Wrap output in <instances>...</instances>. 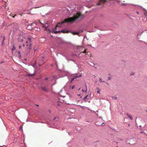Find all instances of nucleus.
<instances>
[{"instance_id": "nucleus-8", "label": "nucleus", "mask_w": 147, "mask_h": 147, "mask_svg": "<svg viewBox=\"0 0 147 147\" xmlns=\"http://www.w3.org/2000/svg\"><path fill=\"white\" fill-rule=\"evenodd\" d=\"M35 73H34L33 74H29L27 75V76H30L31 77H33L34 76H35Z\"/></svg>"}, {"instance_id": "nucleus-5", "label": "nucleus", "mask_w": 147, "mask_h": 147, "mask_svg": "<svg viewBox=\"0 0 147 147\" xmlns=\"http://www.w3.org/2000/svg\"><path fill=\"white\" fill-rule=\"evenodd\" d=\"M40 88L42 91L45 92H48V90L46 87L42 86H41Z\"/></svg>"}, {"instance_id": "nucleus-18", "label": "nucleus", "mask_w": 147, "mask_h": 147, "mask_svg": "<svg viewBox=\"0 0 147 147\" xmlns=\"http://www.w3.org/2000/svg\"><path fill=\"white\" fill-rule=\"evenodd\" d=\"M74 87H75V86H73L71 87V88L72 89H73L74 88Z\"/></svg>"}, {"instance_id": "nucleus-15", "label": "nucleus", "mask_w": 147, "mask_h": 147, "mask_svg": "<svg viewBox=\"0 0 147 147\" xmlns=\"http://www.w3.org/2000/svg\"><path fill=\"white\" fill-rule=\"evenodd\" d=\"M86 49H85L84 50V51L82 52L83 53H85L86 54Z\"/></svg>"}, {"instance_id": "nucleus-24", "label": "nucleus", "mask_w": 147, "mask_h": 147, "mask_svg": "<svg viewBox=\"0 0 147 147\" xmlns=\"http://www.w3.org/2000/svg\"><path fill=\"white\" fill-rule=\"evenodd\" d=\"M22 47L21 46H20L19 47V49H20Z\"/></svg>"}, {"instance_id": "nucleus-17", "label": "nucleus", "mask_w": 147, "mask_h": 147, "mask_svg": "<svg viewBox=\"0 0 147 147\" xmlns=\"http://www.w3.org/2000/svg\"><path fill=\"white\" fill-rule=\"evenodd\" d=\"M15 49V47L13 45V48L12 49V50L13 51V50H14Z\"/></svg>"}, {"instance_id": "nucleus-12", "label": "nucleus", "mask_w": 147, "mask_h": 147, "mask_svg": "<svg viewBox=\"0 0 147 147\" xmlns=\"http://www.w3.org/2000/svg\"><path fill=\"white\" fill-rule=\"evenodd\" d=\"M127 5V4L125 3H121V6H125Z\"/></svg>"}, {"instance_id": "nucleus-4", "label": "nucleus", "mask_w": 147, "mask_h": 147, "mask_svg": "<svg viewBox=\"0 0 147 147\" xmlns=\"http://www.w3.org/2000/svg\"><path fill=\"white\" fill-rule=\"evenodd\" d=\"M44 58L43 57H42L41 60L39 61V65L40 66L44 64Z\"/></svg>"}, {"instance_id": "nucleus-27", "label": "nucleus", "mask_w": 147, "mask_h": 147, "mask_svg": "<svg viewBox=\"0 0 147 147\" xmlns=\"http://www.w3.org/2000/svg\"><path fill=\"white\" fill-rule=\"evenodd\" d=\"M101 125H102V126H103L104 125V124L103 123H102V124Z\"/></svg>"}, {"instance_id": "nucleus-23", "label": "nucleus", "mask_w": 147, "mask_h": 147, "mask_svg": "<svg viewBox=\"0 0 147 147\" xmlns=\"http://www.w3.org/2000/svg\"><path fill=\"white\" fill-rule=\"evenodd\" d=\"M56 119H57V118L56 117H55L53 119H54V120H55Z\"/></svg>"}, {"instance_id": "nucleus-21", "label": "nucleus", "mask_w": 147, "mask_h": 147, "mask_svg": "<svg viewBox=\"0 0 147 147\" xmlns=\"http://www.w3.org/2000/svg\"><path fill=\"white\" fill-rule=\"evenodd\" d=\"M48 78H45V80H48Z\"/></svg>"}, {"instance_id": "nucleus-32", "label": "nucleus", "mask_w": 147, "mask_h": 147, "mask_svg": "<svg viewBox=\"0 0 147 147\" xmlns=\"http://www.w3.org/2000/svg\"><path fill=\"white\" fill-rule=\"evenodd\" d=\"M137 13L138 14V12H137Z\"/></svg>"}, {"instance_id": "nucleus-16", "label": "nucleus", "mask_w": 147, "mask_h": 147, "mask_svg": "<svg viewBox=\"0 0 147 147\" xmlns=\"http://www.w3.org/2000/svg\"><path fill=\"white\" fill-rule=\"evenodd\" d=\"M112 98H113V99H114V100L117 99V98L116 97H112Z\"/></svg>"}, {"instance_id": "nucleus-25", "label": "nucleus", "mask_w": 147, "mask_h": 147, "mask_svg": "<svg viewBox=\"0 0 147 147\" xmlns=\"http://www.w3.org/2000/svg\"><path fill=\"white\" fill-rule=\"evenodd\" d=\"M99 80H100V82H102L101 79V78H99Z\"/></svg>"}, {"instance_id": "nucleus-6", "label": "nucleus", "mask_w": 147, "mask_h": 147, "mask_svg": "<svg viewBox=\"0 0 147 147\" xmlns=\"http://www.w3.org/2000/svg\"><path fill=\"white\" fill-rule=\"evenodd\" d=\"M81 76H82L81 75L79 76H74L73 77V78L71 79V82H72V81H73L75 79H76V78H78L79 77H81Z\"/></svg>"}, {"instance_id": "nucleus-19", "label": "nucleus", "mask_w": 147, "mask_h": 147, "mask_svg": "<svg viewBox=\"0 0 147 147\" xmlns=\"http://www.w3.org/2000/svg\"><path fill=\"white\" fill-rule=\"evenodd\" d=\"M134 74V73H131L130 75L131 76L133 75Z\"/></svg>"}, {"instance_id": "nucleus-10", "label": "nucleus", "mask_w": 147, "mask_h": 147, "mask_svg": "<svg viewBox=\"0 0 147 147\" xmlns=\"http://www.w3.org/2000/svg\"><path fill=\"white\" fill-rule=\"evenodd\" d=\"M85 87L86 88L85 90H84L83 89H82V92H87V86H86V85H85Z\"/></svg>"}, {"instance_id": "nucleus-3", "label": "nucleus", "mask_w": 147, "mask_h": 147, "mask_svg": "<svg viewBox=\"0 0 147 147\" xmlns=\"http://www.w3.org/2000/svg\"><path fill=\"white\" fill-rule=\"evenodd\" d=\"M106 1V0H99L98 3L96 4V5L97 6L100 5V7H102Z\"/></svg>"}, {"instance_id": "nucleus-9", "label": "nucleus", "mask_w": 147, "mask_h": 147, "mask_svg": "<svg viewBox=\"0 0 147 147\" xmlns=\"http://www.w3.org/2000/svg\"><path fill=\"white\" fill-rule=\"evenodd\" d=\"M127 116L128 117L130 118L131 120L133 119V118H132L130 114L127 113Z\"/></svg>"}, {"instance_id": "nucleus-31", "label": "nucleus", "mask_w": 147, "mask_h": 147, "mask_svg": "<svg viewBox=\"0 0 147 147\" xmlns=\"http://www.w3.org/2000/svg\"><path fill=\"white\" fill-rule=\"evenodd\" d=\"M11 14H10V16H12L11 15Z\"/></svg>"}, {"instance_id": "nucleus-29", "label": "nucleus", "mask_w": 147, "mask_h": 147, "mask_svg": "<svg viewBox=\"0 0 147 147\" xmlns=\"http://www.w3.org/2000/svg\"><path fill=\"white\" fill-rule=\"evenodd\" d=\"M78 95L79 96H80V94H78Z\"/></svg>"}, {"instance_id": "nucleus-30", "label": "nucleus", "mask_w": 147, "mask_h": 147, "mask_svg": "<svg viewBox=\"0 0 147 147\" xmlns=\"http://www.w3.org/2000/svg\"><path fill=\"white\" fill-rule=\"evenodd\" d=\"M80 88H79V90H80Z\"/></svg>"}, {"instance_id": "nucleus-14", "label": "nucleus", "mask_w": 147, "mask_h": 147, "mask_svg": "<svg viewBox=\"0 0 147 147\" xmlns=\"http://www.w3.org/2000/svg\"><path fill=\"white\" fill-rule=\"evenodd\" d=\"M18 55H19V57H21V55H20V51H18Z\"/></svg>"}, {"instance_id": "nucleus-28", "label": "nucleus", "mask_w": 147, "mask_h": 147, "mask_svg": "<svg viewBox=\"0 0 147 147\" xmlns=\"http://www.w3.org/2000/svg\"><path fill=\"white\" fill-rule=\"evenodd\" d=\"M108 79H109V80H110V77H109V78H108Z\"/></svg>"}, {"instance_id": "nucleus-11", "label": "nucleus", "mask_w": 147, "mask_h": 147, "mask_svg": "<svg viewBox=\"0 0 147 147\" xmlns=\"http://www.w3.org/2000/svg\"><path fill=\"white\" fill-rule=\"evenodd\" d=\"M30 25H28L27 27V28L28 29H29L30 30H32V28H30Z\"/></svg>"}, {"instance_id": "nucleus-1", "label": "nucleus", "mask_w": 147, "mask_h": 147, "mask_svg": "<svg viewBox=\"0 0 147 147\" xmlns=\"http://www.w3.org/2000/svg\"><path fill=\"white\" fill-rule=\"evenodd\" d=\"M84 18V16L81 13L78 12L75 14L72 17L68 18L65 19L64 21L58 23L56 26V27L54 29H53L52 31H51L50 30L47 28V24H43L42 23H40L43 25L42 27L45 28V30L48 32L50 33L51 32L57 34L60 32H63V33H68L69 32L66 30L65 29H63L60 31H57L55 30L57 29V28H61V26L63 25L64 23L66 22H71L73 23L75 20H82Z\"/></svg>"}, {"instance_id": "nucleus-7", "label": "nucleus", "mask_w": 147, "mask_h": 147, "mask_svg": "<svg viewBox=\"0 0 147 147\" xmlns=\"http://www.w3.org/2000/svg\"><path fill=\"white\" fill-rule=\"evenodd\" d=\"M89 96L88 95H87V96H85V97L84 98V100L85 101H86L89 98Z\"/></svg>"}, {"instance_id": "nucleus-2", "label": "nucleus", "mask_w": 147, "mask_h": 147, "mask_svg": "<svg viewBox=\"0 0 147 147\" xmlns=\"http://www.w3.org/2000/svg\"><path fill=\"white\" fill-rule=\"evenodd\" d=\"M23 46L25 48L30 50L31 47V44L30 38H28V41H26V43L23 44Z\"/></svg>"}, {"instance_id": "nucleus-20", "label": "nucleus", "mask_w": 147, "mask_h": 147, "mask_svg": "<svg viewBox=\"0 0 147 147\" xmlns=\"http://www.w3.org/2000/svg\"><path fill=\"white\" fill-rule=\"evenodd\" d=\"M100 90H98V91L97 92V93H98L99 94V93H100Z\"/></svg>"}, {"instance_id": "nucleus-26", "label": "nucleus", "mask_w": 147, "mask_h": 147, "mask_svg": "<svg viewBox=\"0 0 147 147\" xmlns=\"http://www.w3.org/2000/svg\"><path fill=\"white\" fill-rule=\"evenodd\" d=\"M16 14L15 15L13 16V18H14L15 16H16Z\"/></svg>"}, {"instance_id": "nucleus-13", "label": "nucleus", "mask_w": 147, "mask_h": 147, "mask_svg": "<svg viewBox=\"0 0 147 147\" xmlns=\"http://www.w3.org/2000/svg\"><path fill=\"white\" fill-rule=\"evenodd\" d=\"M72 33L74 35H78V33L76 32H73Z\"/></svg>"}, {"instance_id": "nucleus-22", "label": "nucleus", "mask_w": 147, "mask_h": 147, "mask_svg": "<svg viewBox=\"0 0 147 147\" xmlns=\"http://www.w3.org/2000/svg\"><path fill=\"white\" fill-rule=\"evenodd\" d=\"M117 2L119 3H120V1H117Z\"/></svg>"}]
</instances>
